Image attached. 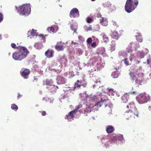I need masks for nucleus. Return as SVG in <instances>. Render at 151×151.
I'll return each mask as SVG.
<instances>
[{
    "label": "nucleus",
    "instance_id": "obj_32",
    "mask_svg": "<svg viewBox=\"0 0 151 151\" xmlns=\"http://www.w3.org/2000/svg\"><path fill=\"white\" fill-rule=\"evenodd\" d=\"M82 105L81 104H79L78 106H77L76 109H75L74 110H75V111L76 113L78 110L82 107Z\"/></svg>",
    "mask_w": 151,
    "mask_h": 151
},
{
    "label": "nucleus",
    "instance_id": "obj_35",
    "mask_svg": "<svg viewBox=\"0 0 151 151\" xmlns=\"http://www.w3.org/2000/svg\"><path fill=\"white\" fill-rule=\"evenodd\" d=\"M42 115V116H44L46 115L47 114L46 112L45 111H40Z\"/></svg>",
    "mask_w": 151,
    "mask_h": 151
},
{
    "label": "nucleus",
    "instance_id": "obj_54",
    "mask_svg": "<svg viewBox=\"0 0 151 151\" xmlns=\"http://www.w3.org/2000/svg\"><path fill=\"white\" fill-rule=\"evenodd\" d=\"M140 63V62L139 61H137V63L138 64L139 63Z\"/></svg>",
    "mask_w": 151,
    "mask_h": 151
},
{
    "label": "nucleus",
    "instance_id": "obj_30",
    "mask_svg": "<svg viewBox=\"0 0 151 151\" xmlns=\"http://www.w3.org/2000/svg\"><path fill=\"white\" fill-rule=\"evenodd\" d=\"M102 103L103 101L102 100L101 101L98 102L95 106L96 105L98 107H100L102 105Z\"/></svg>",
    "mask_w": 151,
    "mask_h": 151
},
{
    "label": "nucleus",
    "instance_id": "obj_27",
    "mask_svg": "<svg viewBox=\"0 0 151 151\" xmlns=\"http://www.w3.org/2000/svg\"><path fill=\"white\" fill-rule=\"evenodd\" d=\"M122 61L124 62V63L126 65H129V61L127 58H125L124 59L122 60Z\"/></svg>",
    "mask_w": 151,
    "mask_h": 151
},
{
    "label": "nucleus",
    "instance_id": "obj_31",
    "mask_svg": "<svg viewBox=\"0 0 151 151\" xmlns=\"http://www.w3.org/2000/svg\"><path fill=\"white\" fill-rule=\"evenodd\" d=\"M38 36L41 37V40H42L44 42L45 41V36H46L47 35H45V36H44L43 35H38Z\"/></svg>",
    "mask_w": 151,
    "mask_h": 151
},
{
    "label": "nucleus",
    "instance_id": "obj_10",
    "mask_svg": "<svg viewBox=\"0 0 151 151\" xmlns=\"http://www.w3.org/2000/svg\"><path fill=\"white\" fill-rule=\"evenodd\" d=\"M75 110H73L70 112L67 115H66L65 119L68 120H70L73 119L74 117V115L75 114L76 112L75 111Z\"/></svg>",
    "mask_w": 151,
    "mask_h": 151
},
{
    "label": "nucleus",
    "instance_id": "obj_26",
    "mask_svg": "<svg viewBox=\"0 0 151 151\" xmlns=\"http://www.w3.org/2000/svg\"><path fill=\"white\" fill-rule=\"evenodd\" d=\"M117 139L119 141H123L124 139V138L123 135L122 134H120L117 137Z\"/></svg>",
    "mask_w": 151,
    "mask_h": 151
},
{
    "label": "nucleus",
    "instance_id": "obj_23",
    "mask_svg": "<svg viewBox=\"0 0 151 151\" xmlns=\"http://www.w3.org/2000/svg\"><path fill=\"white\" fill-rule=\"evenodd\" d=\"M37 30H34L33 29H32L30 32L31 35L32 36H38V34L37 33Z\"/></svg>",
    "mask_w": 151,
    "mask_h": 151
},
{
    "label": "nucleus",
    "instance_id": "obj_9",
    "mask_svg": "<svg viewBox=\"0 0 151 151\" xmlns=\"http://www.w3.org/2000/svg\"><path fill=\"white\" fill-rule=\"evenodd\" d=\"M107 100L108 102V104H105V106L104 107V110L107 113H109L110 111H111V105L110 104L111 101L108 99H106Z\"/></svg>",
    "mask_w": 151,
    "mask_h": 151
},
{
    "label": "nucleus",
    "instance_id": "obj_24",
    "mask_svg": "<svg viewBox=\"0 0 151 151\" xmlns=\"http://www.w3.org/2000/svg\"><path fill=\"white\" fill-rule=\"evenodd\" d=\"M55 30V28L53 27H49L47 29V30L50 33L51 32H53Z\"/></svg>",
    "mask_w": 151,
    "mask_h": 151
},
{
    "label": "nucleus",
    "instance_id": "obj_52",
    "mask_svg": "<svg viewBox=\"0 0 151 151\" xmlns=\"http://www.w3.org/2000/svg\"><path fill=\"white\" fill-rule=\"evenodd\" d=\"M80 81L79 80H77V83H80Z\"/></svg>",
    "mask_w": 151,
    "mask_h": 151
},
{
    "label": "nucleus",
    "instance_id": "obj_21",
    "mask_svg": "<svg viewBox=\"0 0 151 151\" xmlns=\"http://www.w3.org/2000/svg\"><path fill=\"white\" fill-rule=\"evenodd\" d=\"M64 48L63 46H59L58 45L55 46V49L58 51L63 50Z\"/></svg>",
    "mask_w": 151,
    "mask_h": 151
},
{
    "label": "nucleus",
    "instance_id": "obj_17",
    "mask_svg": "<svg viewBox=\"0 0 151 151\" xmlns=\"http://www.w3.org/2000/svg\"><path fill=\"white\" fill-rule=\"evenodd\" d=\"M111 36L113 38L117 40L119 38V34L117 32L114 31L112 32Z\"/></svg>",
    "mask_w": 151,
    "mask_h": 151
},
{
    "label": "nucleus",
    "instance_id": "obj_20",
    "mask_svg": "<svg viewBox=\"0 0 151 151\" xmlns=\"http://www.w3.org/2000/svg\"><path fill=\"white\" fill-rule=\"evenodd\" d=\"M135 37H136V39L138 42H142V38L140 34H138L137 35H136Z\"/></svg>",
    "mask_w": 151,
    "mask_h": 151
},
{
    "label": "nucleus",
    "instance_id": "obj_49",
    "mask_svg": "<svg viewBox=\"0 0 151 151\" xmlns=\"http://www.w3.org/2000/svg\"><path fill=\"white\" fill-rule=\"evenodd\" d=\"M129 59H130V60L131 61H132V60H133V59L132 57V56H130V57H129Z\"/></svg>",
    "mask_w": 151,
    "mask_h": 151
},
{
    "label": "nucleus",
    "instance_id": "obj_60",
    "mask_svg": "<svg viewBox=\"0 0 151 151\" xmlns=\"http://www.w3.org/2000/svg\"><path fill=\"white\" fill-rule=\"evenodd\" d=\"M139 46H138V47H139Z\"/></svg>",
    "mask_w": 151,
    "mask_h": 151
},
{
    "label": "nucleus",
    "instance_id": "obj_5",
    "mask_svg": "<svg viewBox=\"0 0 151 151\" xmlns=\"http://www.w3.org/2000/svg\"><path fill=\"white\" fill-rule=\"evenodd\" d=\"M149 95L146 93H143L140 94L137 98L138 102L141 104L147 102L150 99Z\"/></svg>",
    "mask_w": 151,
    "mask_h": 151
},
{
    "label": "nucleus",
    "instance_id": "obj_11",
    "mask_svg": "<svg viewBox=\"0 0 151 151\" xmlns=\"http://www.w3.org/2000/svg\"><path fill=\"white\" fill-rule=\"evenodd\" d=\"M54 52L51 50L48 49L45 52V55L48 58H50L53 56Z\"/></svg>",
    "mask_w": 151,
    "mask_h": 151
},
{
    "label": "nucleus",
    "instance_id": "obj_41",
    "mask_svg": "<svg viewBox=\"0 0 151 151\" xmlns=\"http://www.w3.org/2000/svg\"><path fill=\"white\" fill-rule=\"evenodd\" d=\"M91 46L93 47H95L96 45V42H93L91 44Z\"/></svg>",
    "mask_w": 151,
    "mask_h": 151
},
{
    "label": "nucleus",
    "instance_id": "obj_47",
    "mask_svg": "<svg viewBox=\"0 0 151 151\" xmlns=\"http://www.w3.org/2000/svg\"><path fill=\"white\" fill-rule=\"evenodd\" d=\"M38 45H41V46L42 45L41 43H36L35 44V47H36V46H38Z\"/></svg>",
    "mask_w": 151,
    "mask_h": 151
},
{
    "label": "nucleus",
    "instance_id": "obj_19",
    "mask_svg": "<svg viewBox=\"0 0 151 151\" xmlns=\"http://www.w3.org/2000/svg\"><path fill=\"white\" fill-rule=\"evenodd\" d=\"M116 45V43L114 41H112L111 42V44H110V50L111 52L114 51L115 50V47Z\"/></svg>",
    "mask_w": 151,
    "mask_h": 151
},
{
    "label": "nucleus",
    "instance_id": "obj_57",
    "mask_svg": "<svg viewBox=\"0 0 151 151\" xmlns=\"http://www.w3.org/2000/svg\"><path fill=\"white\" fill-rule=\"evenodd\" d=\"M1 36L0 35V40L1 39Z\"/></svg>",
    "mask_w": 151,
    "mask_h": 151
},
{
    "label": "nucleus",
    "instance_id": "obj_44",
    "mask_svg": "<svg viewBox=\"0 0 151 151\" xmlns=\"http://www.w3.org/2000/svg\"><path fill=\"white\" fill-rule=\"evenodd\" d=\"M104 20V18H102V19L100 20L101 23L102 25H103V24H104V23H103Z\"/></svg>",
    "mask_w": 151,
    "mask_h": 151
},
{
    "label": "nucleus",
    "instance_id": "obj_42",
    "mask_svg": "<svg viewBox=\"0 0 151 151\" xmlns=\"http://www.w3.org/2000/svg\"><path fill=\"white\" fill-rule=\"evenodd\" d=\"M81 86V83L80 84H78V83H75V86L76 87H80Z\"/></svg>",
    "mask_w": 151,
    "mask_h": 151
},
{
    "label": "nucleus",
    "instance_id": "obj_33",
    "mask_svg": "<svg viewBox=\"0 0 151 151\" xmlns=\"http://www.w3.org/2000/svg\"><path fill=\"white\" fill-rule=\"evenodd\" d=\"M111 140L113 142H114L117 141V137H113L111 138Z\"/></svg>",
    "mask_w": 151,
    "mask_h": 151
},
{
    "label": "nucleus",
    "instance_id": "obj_15",
    "mask_svg": "<svg viewBox=\"0 0 151 151\" xmlns=\"http://www.w3.org/2000/svg\"><path fill=\"white\" fill-rule=\"evenodd\" d=\"M115 130L114 127L112 126L109 125L107 127L106 129V131L108 133H112Z\"/></svg>",
    "mask_w": 151,
    "mask_h": 151
},
{
    "label": "nucleus",
    "instance_id": "obj_48",
    "mask_svg": "<svg viewBox=\"0 0 151 151\" xmlns=\"http://www.w3.org/2000/svg\"><path fill=\"white\" fill-rule=\"evenodd\" d=\"M148 110H149L150 111V113L151 114V106H150L148 108Z\"/></svg>",
    "mask_w": 151,
    "mask_h": 151
},
{
    "label": "nucleus",
    "instance_id": "obj_55",
    "mask_svg": "<svg viewBox=\"0 0 151 151\" xmlns=\"http://www.w3.org/2000/svg\"><path fill=\"white\" fill-rule=\"evenodd\" d=\"M96 0H91V1H95Z\"/></svg>",
    "mask_w": 151,
    "mask_h": 151
},
{
    "label": "nucleus",
    "instance_id": "obj_2",
    "mask_svg": "<svg viewBox=\"0 0 151 151\" xmlns=\"http://www.w3.org/2000/svg\"><path fill=\"white\" fill-rule=\"evenodd\" d=\"M126 108L129 110L126 111L124 115L127 119L134 120L139 117V114L134 102H130L127 105Z\"/></svg>",
    "mask_w": 151,
    "mask_h": 151
},
{
    "label": "nucleus",
    "instance_id": "obj_59",
    "mask_svg": "<svg viewBox=\"0 0 151 151\" xmlns=\"http://www.w3.org/2000/svg\"><path fill=\"white\" fill-rule=\"evenodd\" d=\"M106 100L104 99V101H105Z\"/></svg>",
    "mask_w": 151,
    "mask_h": 151
},
{
    "label": "nucleus",
    "instance_id": "obj_13",
    "mask_svg": "<svg viewBox=\"0 0 151 151\" xmlns=\"http://www.w3.org/2000/svg\"><path fill=\"white\" fill-rule=\"evenodd\" d=\"M114 89H113L109 88H108L106 90V92H104V93H105V95H104V96H106L107 94L109 95V96L114 95L113 94V93L114 92Z\"/></svg>",
    "mask_w": 151,
    "mask_h": 151
},
{
    "label": "nucleus",
    "instance_id": "obj_34",
    "mask_svg": "<svg viewBox=\"0 0 151 151\" xmlns=\"http://www.w3.org/2000/svg\"><path fill=\"white\" fill-rule=\"evenodd\" d=\"M92 41V39L91 38H89L87 40V42L88 43L90 44L91 43Z\"/></svg>",
    "mask_w": 151,
    "mask_h": 151
},
{
    "label": "nucleus",
    "instance_id": "obj_16",
    "mask_svg": "<svg viewBox=\"0 0 151 151\" xmlns=\"http://www.w3.org/2000/svg\"><path fill=\"white\" fill-rule=\"evenodd\" d=\"M122 102L126 103L129 99V95L128 93H126L122 97Z\"/></svg>",
    "mask_w": 151,
    "mask_h": 151
},
{
    "label": "nucleus",
    "instance_id": "obj_8",
    "mask_svg": "<svg viewBox=\"0 0 151 151\" xmlns=\"http://www.w3.org/2000/svg\"><path fill=\"white\" fill-rule=\"evenodd\" d=\"M30 73V71L27 68H26L22 72H20L21 76L25 79H27L28 78V76Z\"/></svg>",
    "mask_w": 151,
    "mask_h": 151
},
{
    "label": "nucleus",
    "instance_id": "obj_29",
    "mask_svg": "<svg viewBox=\"0 0 151 151\" xmlns=\"http://www.w3.org/2000/svg\"><path fill=\"white\" fill-rule=\"evenodd\" d=\"M86 20L87 22L88 23H91L93 21V20L92 18H90V17H88L86 19Z\"/></svg>",
    "mask_w": 151,
    "mask_h": 151
},
{
    "label": "nucleus",
    "instance_id": "obj_14",
    "mask_svg": "<svg viewBox=\"0 0 151 151\" xmlns=\"http://www.w3.org/2000/svg\"><path fill=\"white\" fill-rule=\"evenodd\" d=\"M53 83L52 81L51 80L46 79L45 81L43 82V85L47 86H52V84Z\"/></svg>",
    "mask_w": 151,
    "mask_h": 151
},
{
    "label": "nucleus",
    "instance_id": "obj_18",
    "mask_svg": "<svg viewBox=\"0 0 151 151\" xmlns=\"http://www.w3.org/2000/svg\"><path fill=\"white\" fill-rule=\"evenodd\" d=\"M130 74L132 79L136 83H138V81L137 79V78L135 74L130 72Z\"/></svg>",
    "mask_w": 151,
    "mask_h": 151
},
{
    "label": "nucleus",
    "instance_id": "obj_39",
    "mask_svg": "<svg viewBox=\"0 0 151 151\" xmlns=\"http://www.w3.org/2000/svg\"><path fill=\"white\" fill-rule=\"evenodd\" d=\"M52 86L53 87L54 89V91H56L57 89L58 88V86H55L54 85H52Z\"/></svg>",
    "mask_w": 151,
    "mask_h": 151
},
{
    "label": "nucleus",
    "instance_id": "obj_25",
    "mask_svg": "<svg viewBox=\"0 0 151 151\" xmlns=\"http://www.w3.org/2000/svg\"><path fill=\"white\" fill-rule=\"evenodd\" d=\"M18 107L17 105L15 104H12L11 109H12L16 111L18 109Z\"/></svg>",
    "mask_w": 151,
    "mask_h": 151
},
{
    "label": "nucleus",
    "instance_id": "obj_46",
    "mask_svg": "<svg viewBox=\"0 0 151 151\" xmlns=\"http://www.w3.org/2000/svg\"><path fill=\"white\" fill-rule=\"evenodd\" d=\"M127 50L128 52H130L132 51V50L131 49H129V48H127Z\"/></svg>",
    "mask_w": 151,
    "mask_h": 151
},
{
    "label": "nucleus",
    "instance_id": "obj_28",
    "mask_svg": "<svg viewBox=\"0 0 151 151\" xmlns=\"http://www.w3.org/2000/svg\"><path fill=\"white\" fill-rule=\"evenodd\" d=\"M109 42V39L107 36H106V35H104V43L106 44Z\"/></svg>",
    "mask_w": 151,
    "mask_h": 151
},
{
    "label": "nucleus",
    "instance_id": "obj_43",
    "mask_svg": "<svg viewBox=\"0 0 151 151\" xmlns=\"http://www.w3.org/2000/svg\"><path fill=\"white\" fill-rule=\"evenodd\" d=\"M136 93V91H133L132 92L130 93H128V94L129 95L131 94H135Z\"/></svg>",
    "mask_w": 151,
    "mask_h": 151
},
{
    "label": "nucleus",
    "instance_id": "obj_53",
    "mask_svg": "<svg viewBox=\"0 0 151 151\" xmlns=\"http://www.w3.org/2000/svg\"><path fill=\"white\" fill-rule=\"evenodd\" d=\"M141 58H142L144 57V55H142V56H140Z\"/></svg>",
    "mask_w": 151,
    "mask_h": 151
},
{
    "label": "nucleus",
    "instance_id": "obj_22",
    "mask_svg": "<svg viewBox=\"0 0 151 151\" xmlns=\"http://www.w3.org/2000/svg\"><path fill=\"white\" fill-rule=\"evenodd\" d=\"M71 29L74 31L75 33H77L76 30L78 28V27L77 25L72 24L70 26Z\"/></svg>",
    "mask_w": 151,
    "mask_h": 151
},
{
    "label": "nucleus",
    "instance_id": "obj_37",
    "mask_svg": "<svg viewBox=\"0 0 151 151\" xmlns=\"http://www.w3.org/2000/svg\"><path fill=\"white\" fill-rule=\"evenodd\" d=\"M3 19V15L0 13V23L2 22Z\"/></svg>",
    "mask_w": 151,
    "mask_h": 151
},
{
    "label": "nucleus",
    "instance_id": "obj_40",
    "mask_svg": "<svg viewBox=\"0 0 151 151\" xmlns=\"http://www.w3.org/2000/svg\"><path fill=\"white\" fill-rule=\"evenodd\" d=\"M34 78V80L33 81H37L38 80V78L37 76H34L33 77Z\"/></svg>",
    "mask_w": 151,
    "mask_h": 151
},
{
    "label": "nucleus",
    "instance_id": "obj_36",
    "mask_svg": "<svg viewBox=\"0 0 151 151\" xmlns=\"http://www.w3.org/2000/svg\"><path fill=\"white\" fill-rule=\"evenodd\" d=\"M108 24V21L107 19H104V26H107Z\"/></svg>",
    "mask_w": 151,
    "mask_h": 151
},
{
    "label": "nucleus",
    "instance_id": "obj_6",
    "mask_svg": "<svg viewBox=\"0 0 151 151\" xmlns=\"http://www.w3.org/2000/svg\"><path fill=\"white\" fill-rule=\"evenodd\" d=\"M79 16V11L76 8H74L70 11V17H78Z\"/></svg>",
    "mask_w": 151,
    "mask_h": 151
},
{
    "label": "nucleus",
    "instance_id": "obj_56",
    "mask_svg": "<svg viewBox=\"0 0 151 151\" xmlns=\"http://www.w3.org/2000/svg\"><path fill=\"white\" fill-rule=\"evenodd\" d=\"M114 23L115 24V25H116V24L115 23Z\"/></svg>",
    "mask_w": 151,
    "mask_h": 151
},
{
    "label": "nucleus",
    "instance_id": "obj_58",
    "mask_svg": "<svg viewBox=\"0 0 151 151\" xmlns=\"http://www.w3.org/2000/svg\"><path fill=\"white\" fill-rule=\"evenodd\" d=\"M150 76L151 75V73L150 74Z\"/></svg>",
    "mask_w": 151,
    "mask_h": 151
},
{
    "label": "nucleus",
    "instance_id": "obj_3",
    "mask_svg": "<svg viewBox=\"0 0 151 151\" xmlns=\"http://www.w3.org/2000/svg\"><path fill=\"white\" fill-rule=\"evenodd\" d=\"M134 4L136 6L138 4V0H127L125 6V9L127 13H129L133 11L135 7Z\"/></svg>",
    "mask_w": 151,
    "mask_h": 151
},
{
    "label": "nucleus",
    "instance_id": "obj_4",
    "mask_svg": "<svg viewBox=\"0 0 151 151\" xmlns=\"http://www.w3.org/2000/svg\"><path fill=\"white\" fill-rule=\"evenodd\" d=\"M18 12L22 15L29 14L30 12V7L29 4H25L23 5L18 8H17Z\"/></svg>",
    "mask_w": 151,
    "mask_h": 151
},
{
    "label": "nucleus",
    "instance_id": "obj_50",
    "mask_svg": "<svg viewBox=\"0 0 151 151\" xmlns=\"http://www.w3.org/2000/svg\"><path fill=\"white\" fill-rule=\"evenodd\" d=\"M72 44H74L75 45H77V44H78L77 43H76V42H72Z\"/></svg>",
    "mask_w": 151,
    "mask_h": 151
},
{
    "label": "nucleus",
    "instance_id": "obj_45",
    "mask_svg": "<svg viewBox=\"0 0 151 151\" xmlns=\"http://www.w3.org/2000/svg\"><path fill=\"white\" fill-rule=\"evenodd\" d=\"M22 96V95H20L19 93H18V95L17 96V99H19V98H20Z\"/></svg>",
    "mask_w": 151,
    "mask_h": 151
},
{
    "label": "nucleus",
    "instance_id": "obj_12",
    "mask_svg": "<svg viewBox=\"0 0 151 151\" xmlns=\"http://www.w3.org/2000/svg\"><path fill=\"white\" fill-rule=\"evenodd\" d=\"M119 69V67H116V68H115L113 69L115 70H116V71H114V72H113L112 73V76L114 78H117L119 75V72L117 70Z\"/></svg>",
    "mask_w": 151,
    "mask_h": 151
},
{
    "label": "nucleus",
    "instance_id": "obj_38",
    "mask_svg": "<svg viewBox=\"0 0 151 151\" xmlns=\"http://www.w3.org/2000/svg\"><path fill=\"white\" fill-rule=\"evenodd\" d=\"M78 38L79 40L81 41H83V38L82 36H78Z\"/></svg>",
    "mask_w": 151,
    "mask_h": 151
},
{
    "label": "nucleus",
    "instance_id": "obj_51",
    "mask_svg": "<svg viewBox=\"0 0 151 151\" xmlns=\"http://www.w3.org/2000/svg\"><path fill=\"white\" fill-rule=\"evenodd\" d=\"M147 64H149L150 63H149V60L148 59L147 60Z\"/></svg>",
    "mask_w": 151,
    "mask_h": 151
},
{
    "label": "nucleus",
    "instance_id": "obj_7",
    "mask_svg": "<svg viewBox=\"0 0 151 151\" xmlns=\"http://www.w3.org/2000/svg\"><path fill=\"white\" fill-rule=\"evenodd\" d=\"M106 7L107 8L110 12L115 10L116 7L114 5L111 4L110 2L107 1L106 3Z\"/></svg>",
    "mask_w": 151,
    "mask_h": 151
},
{
    "label": "nucleus",
    "instance_id": "obj_1",
    "mask_svg": "<svg viewBox=\"0 0 151 151\" xmlns=\"http://www.w3.org/2000/svg\"><path fill=\"white\" fill-rule=\"evenodd\" d=\"M11 46L13 48H16L17 50L12 54L13 58L15 60L20 61L25 58L29 53L27 49L24 47L19 46H17L14 43L11 44Z\"/></svg>",
    "mask_w": 151,
    "mask_h": 151
}]
</instances>
